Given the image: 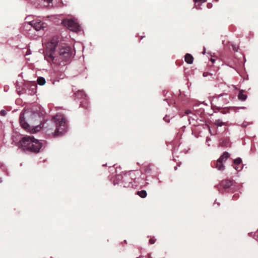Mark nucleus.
<instances>
[{"instance_id":"f257e3e1","label":"nucleus","mask_w":258,"mask_h":258,"mask_svg":"<svg viewBox=\"0 0 258 258\" xmlns=\"http://www.w3.org/2000/svg\"><path fill=\"white\" fill-rule=\"evenodd\" d=\"M58 38H53L46 45L45 59L58 66L69 63L74 54L72 48L67 44H58Z\"/></svg>"},{"instance_id":"f03ea898","label":"nucleus","mask_w":258,"mask_h":258,"mask_svg":"<svg viewBox=\"0 0 258 258\" xmlns=\"http://www.w3.org/2000/svg\"><path fill=\"white\" fill-rule=\"evenodd\" d=\"M20 147L23 150L37 153L40 151L42 145L38 140L32 136H25L19 142Z\"/></svg>"},{"instance_id":"7ed1b4c3","label":"nucleus","mask_w":258,"mask_h":258,"mask_svg":"<svg viewBox=\"0 0 258 258\" xmlns=\"http://www.w3.org/2000/svg\"><path fill=\"white\" fill-rule=\"evenodd\" d=\"M51 121L55 124V129L54 132H51V134L53 137H57L62 135L67 128L66 120L63 115L57 114L54 116ZM49 134L50 133H48Z\"/></svg>"},{"instance_id":"20e7f679","label":"nucleus","mask_w":258,"mask_h":258,"mask_svg":"<svg viewBox=\"0 0 258 258\" xmlns=\"http://www.w3.org/2000/svg\"><path fill=\"white\" fill-rule=\"evenodd\" d=\"M62 25L69 30L77 32L80 30V25L75 19H64L62 21Z\"/></svg>"},{"instance_id":"39448f33","label":"nucleus","mask_w":258,"mask_h":258,"mask_svg":"<svg viewBox=\"0 0 258 258\" xmlns=\"http://www.w3.org/2000/svg\"><path fill=\"white\" fill-rule=\"evenodd\" d=\"M28 24L33 27L36 31L43 30L46 28L47 24L40 20L36 19L28 22Z\"/></svg>"},{"instance_id":"423d86ee","label":"nucleus","mask_w":258,"mask_h":258,"mask_svg":"<svg viewBox=\"0 0 258 258\" xmlns=\"http://www.w3.org/2000/svg\"><path fill=\"white\" fill-rule=\"evenodd\" d=\"M20 123L22 127L26 130H28L29 125L25 120V114L24 112H22L20 114L19 117Z\"/></svg>"},{"instance_id":"0eeeda50","label":"nucleus","mask_w":258,"mask_h":258,"mask_svg":"<svg viewBox=\"0 0 258 258\" xmlns=\"http://www.w3.org/2000/svg\"><path fill=\"white\" fill-rule=\"evenodd\" d=\"M75 95L76 99H80L81 101L83 99H85L87 96L85 92L82 90H79L75 93Z\"/></svg>"},{"instance_id":"6e6552de","label":"nucleus","mask_w":258,"mask_h":258,"mask_svg":"<svg viewBox=\"0 0 258 258\" xmlns=\"http://www.w3.org/2000/svg\"><path fill=\"white\" fill-rule=\"evenodd\" d=\"M80 106L85 109H88L89 107V103L88 101L87 97L85 99H82L80 101Z\"/></svg>"},{"instance_id":"1a4fd4ad","label":"nucleus","mask_w":258,"mask_h":258,"mask_svg":"<svg viewBox=\"0 0 258 258\" xmlns=\"http://www.w3.org/2000/svg\"><path fill=\"white\" fill-rule=\"evenodd\" d=\"M229 154L225 152L216 161H225L229 158Z\"/></svg>"},{"instance_id":"9d476101","label":"nucleus","mask_w":258,"mask_h":258,"mask_svg":"<svg viewBox=\"0 0 258 258\" xmlns=\"http://www.w3.org/2000/svg\"><path fill=\"white\" fill-rule=\"evenodd\" d=\"M184 59H185V61L187 63L191 64L193 62L194 58L191 54H190L189 53H186L184 56Z\"/></svg>"},{"instance_id":"9b49d317","label":"nucleus","mask_w":258,"mask_h":258,"mask_svg":"<svg viewBox=\"0 0 258 258\" xmlns=\"http://www.w3.org/2000/svg\"><path fill=\"white\" fill-rule=\"evenodd\" d=\"M238 98L241 101H244L246 99L247 95L244 94V91L243 90H241L239 91Z\"/></svg>"},{"instance_id":"f8f14e48","label":"nucleus","mask_w":258,"mask_h":258,"mask_svg":"<svg viewBox=\"0 0 258 258\" xmlns=\"http://www.w3.org/2000/svg\"><path fill=\"white\" fill-rule=\"evenodd\" d=\"M221 185L224 188H228L231 185V182L229 180H223L221 182Z\"/></svg>"},{"instance_id":"ddd939ff","label":"nucleus","mask_w":258,"mask_h":258,"mask_svg":"<svg viewBox=\"0 0 258 258\" xmlns=\"http://www.w3.org/2000/svg\"><path fill=\"white\" fill-rule=\"evenodd\" d=\"M233 163H234V164L232 166L236 170H239L242 168V165L241 164V162H233Z\"/></svg>"},{"instance_id":"4468645a","label":"nucleus","mask_w":258,"mask_h":258,"mask_svg":"<svg viewBox=\"0 0 258 258\" xmlns=\"http://www.w3.org/2000/svg\"><path fill=\"white\" fill-rule=\"evenodd\" d=\"M46 83L45 80L44 78L39 77L37 78V83L41 86L44 85Z\"/></svg>"},{"instance_id":"2eb2a0df","label":"nucleus","mask_w":258,"mask_h":258,"mask_svg":"<svg viewBox=\"0 0 258 258\" xmlns=\"http://www.w3.org/2000/svg\"><path fill=\"white\" fill-rule=\"evenodd\" d=\"M195 2V5L196 9H200V5L198 4L199 3H204L206 2V0H194Z\"/></svg>"},{"instance_id":"dca6fc26","label":"nucleus","mask_w":258,"mask_h":258,"mask_svg":"<svg viewBox=\"0 0 258 258\" xmlns=\"http://www.w3.org/2000/svg\"><path fill=\"white\" fill-rule=\"evenodd\" d=\"M137 194L142 198H144L147 196L146 191L144 190L138 191Z\"/></svg>"},{"instance_id":"f3484780","label":"nucleus","mask_w":258,"mask_h":258,"mask_svg":"<svg viewBox=\"0 0 258 258\" xmlns=\"http://www.w3.org/2000/svg\"><path fill=\"white\" fill-rule=\"evenodd\" d=\"M216 167L219 170H223L224 169V166L223 164V162H217Z\"/></svg>"},{"instance_id":"a211bd4d","label":"nucleus","mask_w":258,"mask_h":258,"mask_svg":"<svg viewBox=\"0 0 258 258\" xmlns=\"http://www.w3.org/2000/svg\"><path fill=\"white\" fill-rule=\"evenodd\" d=\"M214 124L219 126H222L225 124V123L222 122L220 119H217L215 121Z\"/></svg>"},{"instance_id":"6ab92c4d","label":"nucleus","mask_w":258,"mask_h":258,"mask_svg":"<svg viewBox=\"0 0 258 258\" xmlns=\"http://www.w3.org/2000/svg\"><path fill=\"white\" fill-rule=\"evenodd\" d=\"M6 114L7 112L4 110H2L0 111V115L2 116H5L6 115Z\"/></svg>"},{"instance_id":"aec40b11","label":"nucleus","mask_w":258,"mask_h":258,"mask_svg":"<svg viewBox=\"0 0 258 258\" xmlns=\"http://www.w3.org/2000/svg\"><path fill=\"white\" fill-rule=\"evenodd\" d=\"M232 49L234 51H238V47H237L235 45H233L232 44Z\"/></svg>"},{"instance_id":"412c9836","label":"nucleus","mask_w":258,"mask_h":258,"mask_svg":"<svg viewBox=\"0 0 258 258\" xmlns=\"http://www.w3.org/2000/svg\"><path fill=\"white\" fill-rule=\"evenodd\" d=\"M212 76V74H211V73H209L208 72H204L203 74V76L204 77H207L208 76Z\"/></svg>"},{"instance_id":"4be33fe9","label":"nucleus","mask_w":258,"mask_h":258,"mask_svg":"<svg viewBox=\"0 0 258 258\" xmlns=\"http://www.w3.org/2000/svg\"><path fill=\"white\" fill-rule=\"evenodd\" d=\"M233 161H235V162H236V161H242V160H241V159L240 158H237L233 160Z\"/></svg>"},{"instance_id":"5701e85b","label":"nucleus","mask_w":258,"mask_h":258,"mask_svg":"<svg viewBox=\"0 0 258 258\" xmlns=\"http://www.w3.org/2000/svg\"><path fill=\"white\" fill-rule=\"evenodd\" d=\"M191 113V111L189 110H187L185 111V113L186 114V115H188L189 114V113Z\"/></svg>"},{"instance_id":"b1692460","label":"nucleus","mask_w":258,"mask_h":258,"mask_svg":"<svg viewBox=\"0 0 258 258\" xmlns=\"http://www.w3.org/2000/svg\"><path fill=\"white\" fill-rule=\"evenodd\" d=\"M149 241L151 244H154L155 243V240L152 239H151Z\"/></svg>"},{"instance_id":"393cba45","label":"nucleus","mask_w":258,"mask_h":258,"mask_svg":"<svg viewBox=\"0 0 258 258\" xmlns=\"http://www.w3.org/2000/svg\"><path fill=\"white\" fill-rule=\"evenodd\" d=\"M52 126L53 127V128H49L48 130H47L46 131V132H49V130H51L52 131L53 130V125H52Z\"/></svg>"},{"instance_id":"a878e982","label":"nucleus","mask_w":258,"mask_h":258,"mask_svg":"<svg viewBox=\"0 0 258 258\" xmlns=\"http://www.w3.org/2000/svg\"><path fill=\"white\" fill-rule=\"evenodd\" d=\"M44 1L47 2L48 3H50L52 1V0H44Z\"/></svg>"},{"instance_id":"bb28decb","label":"nucleus","mask_w":258,"mask_h":258,"mask_svg":"<svg viewBox=\"0 0 258 258\" xmlns=\"http://www.w3.org/2000/svg\"><path fill=\"white\" fill-rule=\"evenodd\" d=\"M46 123V122H45L43 124V127H44V125Z\"/></svg>"},{"instance_id":"cd10ccee","label":"nucleus","mask_w":258,"mask_h":258,"mask_svg":"<svg viewBox=\"0 0 258 258\" xmlns=\"http://www.w3.org/2000/svg\"><path fill=\"white\" fill-rule=\"evenodd\" d=\"M149 258H152V257L150 255V254H149Z\"/></svg>"},{"instance_id":"c85d7f7f","label":"nucleus","mask_w":258,"mask_h":258,"mask_svg":"<svg viewBox=\"0 0 258 258\" xmlns=\"http://www.w3.org/2000/svg\"><path fill=\"white\" fill-rule=\"evenodd\" d=\"M209 131L210 132V127L209 126H208Z\"/></svg>"},{"instance_id":"c756f323","label":"nucleus","mask_w":258,"mask_h":258,"mask_svg":"<svg viewBox=\"0 0 258 258\" xmlns=\"http://www.w3.org/2000/svg\"><path fill=\"white\" fill-rule=\"evenodd\" d=\"M215 1H216V2H218L219 0H215Z\"/></svg>"}]
</instances>
